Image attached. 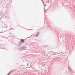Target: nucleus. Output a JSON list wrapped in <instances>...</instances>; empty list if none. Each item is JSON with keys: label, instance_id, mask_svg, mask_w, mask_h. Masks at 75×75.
I'll use <instances>...</instances> for the list:
<instances>
[{"label": "nucleus", "instance_id": "3", "mask_svg": "<svg viewBox=\"0 0 75 75\" xmlns=\"http://www.w3.org/2000/svg\"><path fill=\"white\" fill-rule=\"evenodd\" d=\"M8 74H10V73H9Z\"/></svg>", "mask_w": 75, "mask_h": 75}, {"label": "nucleus", "instance_id": "1", "mask_svg": "<svg viewBox=\"0 0 75 75\" xmlns=\"http://www.w3.org/2000/svg\"><path fill=\"white\" fill-rule=\"evenodd\" d=\"M40 34L39 33H37V35H36V37H38L39 35Z\"/></svg>", "mask_w": 75, "mask_h": 75}, {"label": "nucleus", "instance_id": "2", "mask_svg": "<svg viewBox=\"0 0 75 75\" xmlns=\"http://www.w3.org/2000/svg\"><path fill=\"white\" fill-rule=\"evenodd\" d=\"M21 41L22 42H24V40L22 39L21 40Z\"/></svg>", "mask_w": 75, "mask_h": 75}]
</instances>
